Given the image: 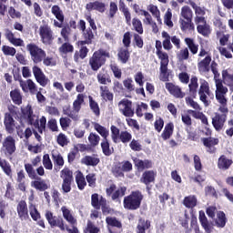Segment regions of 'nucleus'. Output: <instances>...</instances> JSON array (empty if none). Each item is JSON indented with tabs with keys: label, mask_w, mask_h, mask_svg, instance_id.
Here are the masks:
<instances>
[{
	"label": "nucleus",
	"mask_w": 233,
	"mask_h": 233,
	"mask_svg": "<svg viewBox=\"0 0 233 233\" xmlns=\"http://www.w3.org/2000/svg\"><path fill=\"white\" fill-rule=\"evenodd\" d=\"M132 25L134 27V30H136L137 32V34H143L144 30H143V23L141 22V20L137 17H135L132 19Z\"/></svg>",
	"instance_id": "61"
},
{
	"label": "nucleus",
	"mask_w": 233,
	"mask_h": 233,
	"mask_svg": "<svg viewBox=\"0 0 233 233\" xmlns=\"http://www.w3.org/2000/svg\"><path fill=\"white\" fill-rule=\"evenodd\" d=\"M156 54L160 60V74L162 76L161 81H168L169 74H168V63L170 60L168 59V54L167 52H163V43L161 40H156L155 44Z\"/></svg>",
	"instance_id": "3"
},
{
	"label": "nucleus",
	"mask_w": 233,
	"mask_h": 233,
	"mask_svg": "<svg viewBox=\"0 0 233 233\" xmlns=\"http://www.w3.org/2000/svg\"><path fill=\"white\" fill-rule=\"evenodd\" d=\"M52 159H53L54 168L56 172H59L62 167H65V159L63 158V156L61 154H57V155L53 154Z\"/></svg>",
	"instance_id": "37"
},
{
	"label": "nucleus",
	"mask_w": 233,
	"mask_h": 233,
	"mask_svg": "<svg viewBox=\"0 0 233 233\" xmlns=\"http://www.w3.org/2000/svg\"><path fill=\"white\" fill-rule=\"evenodd\" d=\"M183 205L186 208H194L198 206V198L195 195H189L183 199Z\"/></svg>",
	"instance_id": "43"
},
{
	"label": "nucleus",
	"mask_w": 233,
	"mask_h": 233,
	"mask_svg": "<svg viewBox=\"0 0 233 233\" xmlns=\"http://www.w3.org/2000/svg\"><path fill=\"white\" fill-rule=\"evenodd\" d=\"M4 126L7 134H14L15 128H17L15 119L12 116V114L5 113L4 116Z\"/></svg>",
	"instance_id": "21"
},
{
	"label": "nucleus",
	"mask_w": 233,
	"mask_h": 233,
	"mask_svg": "<svg viewBox=\"0 0 233 233\" xmlns=\"http://www.w3.org/2000/svg\"><path fill=\"white\" fill-rule=\"evenodd\" d=\"M26 50L29 52L31 61H33L35 65H39V63L43 62V59L46 57V52L35 43L28 44L26 46Z\"/></svg>",
	"instance_id": "8"
},
{
	"label": "nucleus",
	"mask_w": 233,
	"mask_h": 233,
	"mask_svg": "<svg viewBox=\"0 0 233 233\" xmlns=\"http://www.w3.org/2000/svg\"><path fill=\"white\" fill-rule=\"evenodd\" d=\"M100 96L104 101H114V93L106 86H100Z\"/></svg>",
	"instance_id": "44"
},
{
	"label": "nucleus",
	"mask_w": 233,
	"mask_h": 233,
	"mask_svg": "<svg viewBox=\"0 0 233 233\" xmlns=\"http://www.w3.org/2000/svg\"><path fill=\"white\" fill-rule=\"evenodd\" d=\"M39 35L44 45H52L54 41V31H52V28L47 24L39 27Z\"/></svg>",
	"instance_id": "15"
},
{
	"label": "nucleus",
	"mask_w": 233,
	"mask_h": 233,
	"mask_svg": "<svg viewBox=\"0 0 233 233\" xmlns=\"http://www.w3.org/2000/svg\"><path fill=\"white\" fill-rule=\"evenodd\" d=\"M162 37H163V42H162V46L164 50L170 51L173 48L172 42L171 41V36L167 31L162 32Z\"/></svg>",
	"instance_id": "49"
},
{
	"label": "nucleus",
	"mask_w": 233,
	"mask_h": 233,
	"mask_svg": "<svg viewBox=\"0 0 233 233\" xmlns=\"http://www.w3.org/2000/svg\"><path fill=\"white\" fill-rule=\"evenodd\" d=\"M198 219L200 221L201 227L204 228L205 232L210 233L212 232V226L208 222V218L205 215V211H199Z\"/></svg>",
	"instance_id": "35"
},
{
	"label": "nucleus",
	"mask_w": 233,
	"mask_h": 233,
	"mask_svg": "<svg viewBox=\"0 0 233 233\" xmlns=\"http://www.w3.org/2000/svg\"><path fill=\"white\" fill-rule=\"evenodd\" d=\"M144 198L140 190L132 191L128 196L124 198V208L126 210H138V208H141V203H143Z\"/></svg>",
	"instance_id": "5"
},
{
	"label": "nucleus",
	"mask_w": 233,
	"mask_h": 233,
	"mask_svg": "<svg viewBox=\"0 0 233 233\" xmlns=\"http://www.w3.org/2000/svg\"><path fill=\"white\" fill-rule=\"evenodd\" d=\"M133 162L139 172H143V170H147L148 168H152V167H154L152 160L148 159L141 160L137 157H135L133 158Z\"/></svg>",
	"instance_id": "27"
},
{
	"label": "nucleus",
	"mask_w": 233,
	"mask_h": 233,
	"mask_svg": "<svg viewBox=\"0 0 233 233\" xmlns=\"http://www.w3.org/2000/svg\"><path fill=\"white\" fill-rule=\"evenodd\" d=\"M60 177L63 179L62 190L64 194H68L72 190V182L74 181V173L68 167H65L60 172Z\"/></svg>",
	"instance_id": "12"
},
{
	"label": "nucleus",
	"mask_w": 233,
	"mask_h": 233,
	"mask_svg": "<svg viewBox=\"0 0 233 233\" xmlns=\"http://www.w3.org/2000/svg\"><path fill=\"white\" fill-rule=\"evenodd\" d=\"M212 63V56L210 55H207L204 59L200 60L198 63V70L201 76L204 74H208L210 72V64Z\"/></svg>",
	"instance_id": "23"
},
{
	"label": "nucleus",
	"mask_w": 233,
	"mask_h": 233,
	"mask_svg": "<svg viewBox=\"0 0 233 233\" xmlns=\"http://www.w3.org/2000/svg\"><path fill=\"white\" fill-rule=\"evenodd\" d=\"M152 227V222L140 217L137 225V233H147V230Z\"/></svg>",
	"instance_id": "32"
},
{
	"label": "nucleus",
	"mask_w": 233,
	"mask_h": 233,
	"mask_svg": "<svg viewBox=\"0 0 233 233\" xmlns=\"http://www.w3.org/2000/svg\"><path fill=\"white\" fill-rule=\"evenodd\" d=\"M166 89L173 97H176V99H183L185 97L186 94L181 90V87L179 86H176L172 82L166 83Z\"/></svg>",
	"instance_id": "20"
},
{
	"label": "nucleus",
	"mask_w": 233,
	"mask_h": 233,
	"mask_svg": "<svg viewBox=\"0 0 233 233\" xmlns=\"http://www.w3.org/2000/svg\"><path fill=\"white\" fill-rule=\"evenodd\" d=\"M96 79L100 85H106L107 83H112V78L106 71H100L96 75Z\"/></svg>",
	"instance_id": "48"
},
{
	"label": "nucleus",
	"mask_w": 233,
	"mask_h": 233,
	"mask_svg": "<svg viewBox=\"0 0 233 233\" xmlns=\"http://www.w3.org/2000/svg\"><path fill=\"white\" fill-rule=\"evenodd\" d=\"M91 205L96 210L101 209L104 216H106L111 212L110 206L106 203V198H103V196L99 198V194L97 193H94L91 196Z\"/></svg>",
	"instance_id": "10"
},
{
	"label": "nucleus",
	"mask_w": 233,
	"mask_h": 233,
	"mask_svg": "<svg viewBox=\"0 0 233 233\" xmlns=\"http://www.w3.org/2000/svg\"><path fill=\"white\" fill-rule=\"evenodd\" d=\"M22 118L26 121L28 125L34 127V128H37L39 134H43L45 130H46V117L41 116L40 125L39 118L34 115V109L31 105H27L25 107L21 108Z\"/></svg>",
	"instance_id": "1"
},
{
	"label": "nucleus",
	"mask_w": 233,
	"mask_h": 233,
	"mask_svg": "<svg viewBox=\"0 0 233 233\" xmlns=\"http://www.w3.org/2000/svg\"><path fill=\"white\" fill-rule=\"evenodd\" d=\"M216 93L215 96L217 100L227 99L225 95L228 92V88L223 86V80H216Z\"/></svg>",
	"instance_id": "28"
},
{
	"label": "nucleus",
	"mask_w": 233,
	"mask_h": 233,
	"mask_svg": "<svg viewBox=\"0 0 233 233\" xmlns=\"http://www.w3.org/2000/svg\"><path fill=\"white\" fill-rule=\"evenodd\" d=\"M202 143L206 148H208L207 152L208 154H216V145H219V139L216 137H203Z\"/></svg>",
	"instance_id": "24"
},
{
	"label": "nucleus",
	"mask_w": 233,
	"mask_h": 233,
	"mask_svg": "<svg viewBox=\"0 0 233 233\" xmlns=\"http://www.w3.org/2000/svg\"><path fill=\"white\" fill-rule=\"evenodd\" d=\"M111 172L115 177H125V171H123L120 162L112 167Z\"/></svg>",
	"instance_id": "53"
},
{
	"label": "nucleus",
	"mask_w": 233,
	"mask_h": 233,
	"mask_svg": "<svg viewBox=\"0 0 233 233\" xmlns=\"http://www.w3.org/2000/svg\"><path fill=\"white\" fill-rule=\"evenodd\" d=\"M192 19H194V12L190 6H182L178 19L181 32H194L196 30V25Z\"/></svg>",
	"instance_id": "2"
},
{
	"label": "nucleus",
	"mask_w": 233,
	"mask_h": 233,
	"mask_svg": "<svg viewBox=\"0 0 233 233\" xmlns=\"http://www.w3.org/2000/svg\"><path fill=\"white\" fill-rule=\"evenodd\" d=\"M86 10L87 12H92L93 10H96V12H99L100 14H105L106 11V5L101 1H95V2H89L86 5Z\"/></svg>",
	"instance_id": "25"
},
{
	"label": "nucleus",
	"mask_w": 233,
	"mask_h": 233,
	"mask_svg": "<svg viewBox=\"0 0 233 233\" xmlns=\"http://www.w3.org/2000/svg\"><path fill=\"white\" fill-rule=\"evenodd\" d=\"M89 106L92 112L95 114L96 117L101 116V110L99 109V104L94 100L92 96H89Z\"/></svg>",
	"instance_id": "56"
},
{
	"label": "nucleus",
	"mask_w": 233,
	"mask_h": 233,
	"mask_svg": "<svg viewBox=\"0 0 233 233\" xmlns=\"http://www.w3.org/2000/svg\"><path fill=\"white\" fill-rule=\"evenodd\" d=\"M46 219H47L50 227H58L60 230L65 231V220L61 216H54L52 211H46Z\"/></svg>",
	"instance_id": "16"
},
{
	"label": "nucleus",
	"mask_w": 233,
	"mask_h": 233,
	"mask_svg": "<svg viewBox=\"0 0 233 233\" xmlns=\"http://www.w3.org/2000/svg\"><path fill=\"white\" fill-rule=\"evenodd\" d=\"M85 103V95L78 94L76 99L73 102L74 112H79L81 110V105Z\"/></svg>",
	"instance_id": "52"
},
{
	"label": "nucleus",
	"mask_w": 233,
	"mask_h": 233,
	"mask_svg": "<svg viewBox=\"0 0 233 233\" xmlns=\"http://www.w3.org/2000/svg\"><path fill=\"white\" fill-rule=\"evenodd\" d=\"M197 25V32L200 34V35H203V37H208L210 34H212V28L210 27V25L207 23V20H204V22H200V24Z\"/></svg>",
	"instance_id": "30"
},
{
	"label": "nucleus",
	"mask_w": 233,
	"mask_h": 233,
	"mask_svg": "<svg viewBox=\"0 0 233 233\" xmlns=\"http://www.w3.org/2000/svg\"><path fill=\"white\" fill-rule=\"evenodd\" d=\"M106 223L109 225V227H116V228H123V224L121 221L117 220L116 218L107 217L106 218Z\"/></svg>",
	"instance_id": "62"
},
{
	"label": "nucleus",
	"mask_w": 233,
	"mask_h": 233,
	"mask_svg": "<svg viewBox=\"0 0 233 233\" xmlns=\"http://www.w3.org/2000/svg\"><path fill=\"white\" fill-rule=\"evenodd\" d=\"M61 212L63 214L64 219L67 221L70 225H76L77 224V219L74 218V215H72V211L66 208V206H63L61 208Z\"/></svg>",
	"instance_id": "34"
},
{
	"label": "nucleus",
	"mask_w": 233,
	"mask_h": 233,
	"mask_svg": "<svg viewBox=\"0 0 233 233\" xmlns=\"http://www.w3.org/2000/svg\"><path fill=\"white\" fill-rule=\"evenodd\" d=\"M117 59L122 65H127L130 61V51L128 47H119L117 50Z\"/></svg>",
	"instance_id": "31"
},
{
	"label": "nucleus",
	"mask_w": 233,
	"mask_h": 233,
	"mask_svg": "<svg viewBox=\"0 0 233 233\" xmlns=\"http://www.w3.org/2000/svg\"><path fill=\"white\" fill-rule=\"evenodd\" d=\"M110 52L106 49L99 48L95 51L89 57L88 65L93 72H97L102 66L106 65V59H109Z\"/></svg>",
	"instance_id": "4"
},
{
	"label": "nucleus",
	"mask_w": 233,
	"mask_h": 233,
	"mask_svg": "<svg viewBox=\"0 0 233 233\" xmlns=\"http://www.w3.org/2000/svg\"><path fill=\"white\" fill-rule=\"evenodd\" d=\"M25 170L30 179H35L31 181V187L33 188L39 190V192H45V190H48V184H46V181L35 174V170L30 163L25 164Z\"/></svg>",
	"instance_id": "6"
},
{
	"label": "nucleus",
	"mask_w": 233,
	"mask_h": 233,
	"mask_svg": "<svg viewBox=\"0 0 233 233\" xmlns=\"http://www.w3.org/2000/svg\"><path fill=\"white\" fill-rule=\"evenodd\" d=\"M198 96L200 101L204 104L205 106H210V101L208 100V96L210 97V99H214V94L210 92V86L208 85V82H207V80H200Z\"/></svg>",
	"instance_id": "11"
},
{
	"label": "nucleus",
	"mask_w": 233,
	"mask_h": 233,
	"mask_svg": "<svg viewBox=\"0 0 233 233\" xmlns=\"http://www.w3.org/2000/svg\"><path fill=\"white\" fill-rule=\"evenodd\" d=\"M90 49L86 46H81L79 51H76L74 55L75 63H79V59H85L88 56Z\"/></svg>",
	"instance_id": "46"
},
{
	"label": "nucleus",
	"mask_w": 233,
	"mask_h": 233,
	"mask_svg": "<svg viewBox=\"0 0 233 233\" xmlns=\"http://www.w3.org/2000/svg\"><path fill=\"white\" fill-rule=\"evenodd\" d=\"M232 159H228L227 156L221 155L218 160V168L219 170H228L232 167Z\"/></svg>",
	"instance_id": "33"
},
{
	"label": "nucleus",
	"mask_w": 233,
	"mask_h": 233,
	"mask_svg": "<svg viewBox=\"0 0 233 233\" xmlns=\"http://www.w3.org/2000/svg\"><path fill=\"white\" fill-rule=\"evenodd\" d=\"M95 130L98 132V134L103 137V139H108V136H110V131L106 129V127L101 126L100 124H95Z\"/></svg>",
	"instance_id": "54"
},
{
	"label": "nucleus",
	"mask_w": 233,
	"mask_h": 233,
	"mask_svg": "<svg viewBox=\"0 0 233 233\" xmlns=\"http://www.w3.org/2000/svg\"><path fill=\"white\" fill-rule=\"evenodd\" d=\"M10 97L15 105L18 106L23 105V95L19 89H14L10 91Z\"/></svg>",
	"instance_id": "45"
},
{
	"label": "nucleus",
	"mask_w": 233,
	"mask_h": 233,
	"mask_svg": "<svg viewBox=\"0 0 233 233\" xmlns=\"http://www.w3.org/2000/svg\"><path fill=\"white\" fill-rule=\"evenodd\" d=\"M148 10L152 14V15L157 18L158 23H161V12L157 8V5H149Z\"/></svg>",
	"instance_id": "63"
},
{
	"label": "nucleus",
	"mask_w": 233,
	"mask_h": 233,
	"mask_svg": "<svg viewBox=\"0 0 233 233\" xmlns=\"http://www.w3.org/2000/svg\"><path fill=\"white\" fill-rule=\"evenodd\" d=\"M116 188V184H111L109 187L106 188V194L107 198H111L112 201H117L127 194V187L123 186Z\"/></svg>",
	"instance_id": "13"
},
{
	"label": "nucleus",
	"mask_w": 233,
	"mask_h": 233,
	"mask_svg": "<svg viewBox=\"0 0 233 233\" xmlns=\"http://www.w3.org/2000/svg\"><path fill=\"white\" fill-rule=\"evenodd\" d=\"M0 167L2 168L5 176H12V166H10V163H8V161L1 158V157H0Z\"/></svg>",
	"instance_id": "55"
},
{
	"label": "nucleus",
	"mask_w": 233,
	"mask_h": 233,
	"mask_svg": "<svg viewBox=\"0 0 233 233\" xmlns=\"http://www.w3.org/2000/svg\"><path fill=\"white\" fill-rule=\"evenodd\" d=\"M187 114H190L195 119H200L203 125L208 126V118L203 112L188 109Z\"/></svg>",
	"instance_id": "42"
},
{
	"label": "nucleus",
	"mask_w": 233,
	"mask_h": 233,
	"mask_svg": "<svg viewBox=\"0 0 233 233\" xmlns=\"http://www.w3.org/2000/svg\"><path fill=\"white\" fill-rule=\"evenodd\" d=\"M184 43H186L189 52H191L193 56H196V54H198V51L199 50V45L196 43V40H194V38L186 37L184 39Z\"/></svg>",
	"instance_id": "36"
},
{
	"label": "nucleus",
	"mask_w": 233,
	"mask_h": 233,
	"mask_svg": "<svg viewBox=\"0 0 233 233\" xmlns=\"http://www.w3.org/2000/svg\"><path fill=\"white\" fill-rule=\"evenodd\" d=\"M16 212L21 221H26L30 216L28 215V204L25 200H20L16 205Z\"/></svg>",
	"instance_id": "22"
},
{
	"label": "nucleus",
	"mask_w": 233,
	"mask_h": 233,
	"mask_svg": "<svg viewBox=\"0 0 233 233\" xmlns=\"http://www.w3.org/2000/svg\"><path fill=\"white\" fill-rule=\"evenodd\" d=\"M81 163L86 167H97L101 163V159L97 154L92 156H86L81 159Z\"/></svg>",
	"instance_id": "29"
},
{
	"label": "nucleus",
	"mask_w": 233,
	"mask_h": 233,
	"mask_svg": "<svg viewBox=\"0 0 233 233\" xmlns=\"http://www.w3.org/2000/svg\"><path fill=\"white\" fill-rule=\"evenodd\" d=\"M118 106L119 112L122 114V116H125V117H134V114H136V112L134 111L131 100H128V98H124L118 102Z\"/></svg>",
	"instance_id": "14"
},
{
	"label": "nucleus",
	"mask_w": 233,
	"mask_h": 233,
	"mask_svg": "<svg viewBox=\"0 0 233 233\" xmlns=\"http://www.w3.org/2000/svg\"><path fill=\"white\" fill-rule=\"evenodd\" d=\"M173 134H174V124L168 123L165 126L164 130L161 134V137L163 141H167V139H170V137H172Z\"/></svg>",
	"instance_id": "41"
},
{
	"label": "nucleus",
	"mask_w": 233,
	"mask_h": 233,
	"mask_svg": "<svg viewBox=\"0 0 233 233\" xmlns=\"http://www.w3.org/2000/svg\"><path fill=\"white\" fill-rule=\"evenodd\" d=\"M100 147L102 148V152L104 154V156L109 157L112 156V154H114V149H110V142L107 139H102V142L100 144Z\"/></svg>",
	"instance_id": "50"
},
{
	"label": "nucleus",
	"mask_w": 233,
	"mask_h": 233,
	"mask_svg": "<svg viewBox=\"0 0 233 233\" xmlns=\"http://www.w3.org/2000/svg\"><path fill=\"white\" fill-rule=\"evenodd\" d=\"M32 72L36 83H38L40 86L45 87L46 85H48V83H50V79L46 77V75H45L43 69H41V67L38 66H34L32 67Z\"/></svg>",
	"instance_id": "17"
},
{
	"label": "nucleus",
	"mask_w": 233,
	"mask_h": 233,
	"mask_svg": "<svg viewBox=\"0 0 233 233\" xmlns=\"http://www.w3.org/2000/svg\"><path fill=\"white\" fill-rule=\"evenodd\" d=\"M219 103L218 112L221 113L220 116H228V106H227L228 100L227 98L217 100Z\"/></svg>",
	"instance_id": "57"
},
{
	"label": "nucleus",
	"mask_w": 233,
	"mask_h": 233,
	"mask_svg": "<svg viewBox=\"0 0 233 233\" xmlns=\"http://www.w3.org/2000/svg\"><path fill=\"white\" fill-rule=\"evenodd\" d=\"M189 94L190 96L196 99V96H198V88H199V84L198 83V76H192L190 78V83L188 85Z\"/></svg>",
	"instance_id": "38"
},
{
	"label": "nucleus",
	"mask_w": 233,
	"mask_h": 233,
	"mask_svg": "<svg viewBox=\"0 0 233 233\" xmlns=\"http://www.w3.org/2000/svg\"><path fill=\"white\" fill-rule=\"evenodd\" d=\"M70 34H72V28H70V25H64L60 32V35H62L64 41L66 42L70 41Z\"/></svg>",
	"instance_id": "59"
},
{
	"label": "nucleus",
	"mask_w": 233,
	"mask_h": 233,
	"mask_svg": "<svg viewBox=\"0 0 233 233\" xmlns=\"http://www.w3.org/2000/svg\"><path fill=\"white\" fill-rule=\"evenodd\" d=\"M109 68L111 72H113V76L116 79H121V77H123V71L119 68L117 64L109 65Z\"/></svg>",
	"instance_id": "58"
},
{
	"label": "nucleus",
	"mask_w": 233,
	"mask_h": 233,
	"mask_svg": "<svg viewBox=\"0 0 233 233\" xmlns=\"http://www.w3.org/2000/svg\"><path fill=\"white\" fill-rule=\"evenodd\" d=\"M51 13L53 14V15H55L56 19L54 21V25L55 26H56L57 28H63L65 25H63V23H65V15L63 14V10H61V7H59V5H55L52 6L51 8ZM59 21V22H57Z\"/></svg>",
	"instance_id": "19"
},
{
	"label": "nucleus",
	"mask_w": 233,
	"mask_h": 233,
	"mask_svg": "<svg viewBox=\"0 0 233 233\" xmlns=\"http://www.w3.org/2000/svg\"><path fill=\"white\" fill-rule=\"evenodd\" d=\"M58 51L61 54H72V52H74V46H72V44L66 42L64 43L59 48Z\"/></svg>",
	"instance_id": "60"
},
{
	"label": "nucleus",
	"mask_w": 233,
	"mask_h": 233,
	"mask_svg": "<svg viewBox=\"0 0 233 233\" xmlns=\"http://www.w3.org/2000/svg\"><path fill=\"white\" fill-rule=\"evenodd\" d=\"M16 150L17 147L15 146V138L11 135L5 137L0 148L1 154H4L5 157H12L15 154Z\"/></svg>",
	"instance_id": "9"
},
{
	"label": "nucleus",
	"mask_w": 233,
	"mask_h": 233,
	"mask_svg": "<svg viewBox=\"0 0 233 233\" xmlns=\"http://www.w3.org/2000/svg\"><path fill=\"white\" fill-rule=\"evenodd\" d=\"M76 183L79 190H85V187H86V180L81 171H78L76 175Z\"/></svg>",
	"instance_id": "51"
},
{
	"label": "nucleus",
	"mask_w": 233,
	"mask_h": 233,
	"mask_svg": "<svg viewBox=\"0 0 233 233\" xmlns=\"http://www.w3.org/2000/svg\"><path fill=\"white\" fill-rule=\"evenodd\" d=\"M227 215L223 211H218L217 213V218L215 219V225L216 227H218V228H225L227 225Z\"/></svg>",
	"instance_id": "39"
},
{
	"label": "nucleus",
	"mask_w": 233,
	"mask_h": 233,
	"mask_svg": "<svg viewBox=\"0 0 233 233\" xmlns=\"http://www.w3.org/2000/svg\"><path fill=\"white\" fill-rule=\"evenodd\" d=\"M226 121L227 116L225 115L215 113V116L212 118V125L215 130H217V132L223 130V127H225Z\"/></svg>",
	"instance_id": "26"
},
{
	"label": "nucleus",
	"mask_w": 233,
	"mask_h": 233,
	"mask_svg": "<svg viewBox=\"0 0 233 233\" xmlns=\"http://www.w3.org/2000/svg\"><path fill=\"white\" fill-rule=\"evenodd\" d=\"M206 14L207 11H205V7L198 6L195 10V24L201 25V22H205V20H207V18H205Z\"/></svg>",
	"instance_id": "40"
},
{
	"label": "nucleus",
	"mask_w": 233,
	"mask_h": 233,
	"mask_svg": "<svg viewBox=\"0 0 233 233\" xmlns=\"http://www.w3.org/2000/svg\"><path fill=\"white\" fill-rule=\"evenodd\" d=\"M156 176L157 172L155 170H146L140 177V183L146 185L147 190H152L151 183H156Z\"/></svg>",
	"instance_id": "18"
},
{
	"label": "nucleus",
	"mask_w": 233,
	"mask_h": 233,
	"mask_svg": "<svg viewBox=\"0 0 233 233\" xmlns=\"http://www.w3.org/2000/svg\"><path fill=\"white\" fill-rule=\"evenodd\" d=\"M2 52L4 56H11V57H14V56L17 54V50H15V47H12L10 46H3Z\"/></svg>",
	"instance_id": "64"
},
{
	"label": "nucleus",
	"mask_w": 233,
	"mask_h": 233,
	"mask_svg": "<svg viewBox=\"0 0 233 233\" xmlns=\"http://www.w3.org/2000/svg\"><path fill=\"white\" fill-rule=\"evenodd\" d=\"M111 130V139L113 143L117 144L119 141L126 145L132 141V134L128 131H120L117 127L112 125L110 127Z\"/></svg>",
	"instance_id": "7"
},
{
	"label": "nucleus",
	"mask_w": 233,
	"mask_h": 233,
	"mask_svg": "<svg viewBox=\"0 0 233 233\" xmlns=\"http://www.w3.org/2000/svg\"><path fill=\"white\" fill-rule=\"evenodd\" d=\"M21 87L24 92H27L28 90L31 94H35V92H37V86L32 79H27L24 84H21Z\"/></svg>",
	"instance_id": "47"
}]
</instances>
